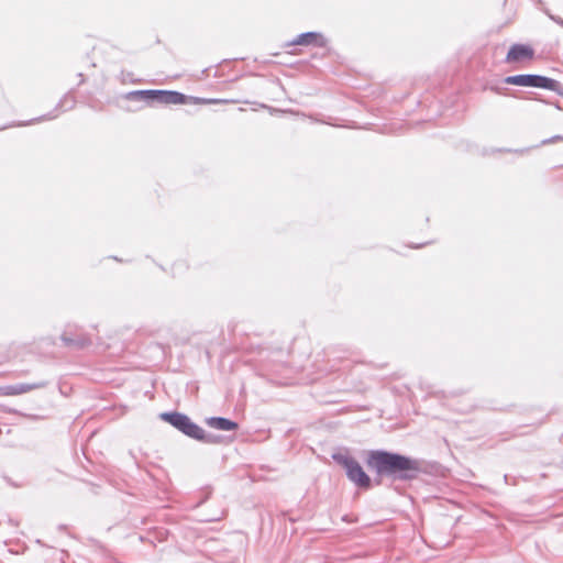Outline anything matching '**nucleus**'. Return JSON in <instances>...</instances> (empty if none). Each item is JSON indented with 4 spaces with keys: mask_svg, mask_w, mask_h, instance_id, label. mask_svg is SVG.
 I'll list each match as a JSON object with an SVG mask.
<instances>
[{
    "mask_svg": "<svg viewBox=\"0 0 563 563\" xmlns=\"http://www.w3.org/2000/svg\"><path fill=\"white\" fill-rule=\"evenodd\" d=\"M328 44L327 38L323 34L319 32H306L296 36L295 40L290 42V45H303L309 46L313 45L317 47H325Z\"/></svg>",
    "mask_w": 563,
    "mask_h": 563,
    "instance_id": "obj_8",
    "label": "nucleus"
},
{
    "mask_svg": "<svg viewBox=\"0 0 563 563\" xmlns=\"http://www.w3.org/2000/svg\"><path fill=\"white\" fill-rule=\"evenodd\" d=\"M533 54L534 52L530 46L523 44H514L507 53L506 62L511 63L523 59H531Z\"/></svg>",
    "mask_w": 563,
    "mask_h": 563,
    "instance_id": "obj_9",
    "label": "nucleus"
},
{
    "mask_svg": "<svg viewBox=\"0 0 563 563\" xmlns=\"http://www.w3.org/2000/svg\"><path fill=\"white\" fill-rule=\"evenodd\" d=\"M503 82L522 87L542 88L551 91H558L560 87V82L558 80L537 74H518L507 76L503 79Z\"/></svg>",
    "mask_w": 563,
    "mask_h": 563,
    "instance_id": "obj_4",
    "label": "nucleus"
},
{
    "mask_svg": "<svg viewBox=\"0 0 563 563\" xmlns=\"http://www.w3.org/2000/svg\"><path fill=\"white\" fill-rule=\"evenodd\" d=\"M366 466L376 475V483L383 478L407 482L415 479L421 471L418 460L386 450H371L365 460Z\"/></svg>",
    "mask_w": 563,
    "mask_h": 563,
    "instance_id": "obj_1",
    "label": "nucleus"
},
{
    "mask_svg": "<svg viewBox=\"0 0 563 563\" xmlns=\"http://www.w3.org/2000/svg\"><path fill=\"white\" fill-rule=\"evenodd\" d=\"M485 89H489L496 93H504L505 88L500 87L499 85H487Z\"/></svg>",
    "mask_w": 563,
    "mask_h": 563,
    "instance_id": "obj_15",
    "label": "nucleus"
},
{
    "mask_svg": "<svg viewBox=\"0 0 563 563\" xmlns=\"http://www.w3.org/2000/svg\"><path fill=\"white\" fill-rule=\"evenodd\" d=\"M159 418L188 438L194 439V437H199L200 426L195 423L187 415L183 412L166 411L162 412Z\"/></svg>",
    "mask_w": 563,
    "mask_h": 563,
    "instance_id": "obj_5",
    "label": "nucleus"
},
{
    "mask_svg": "<svg viewBox=\"0 0 563 563\" xmlns=\"http://www.w3.org/2000/svg\"><path fill=\"white\" fill-rule=\"evenodd\" d=\"M335 463L341 465L346 473V477L358 488L368 489L372 486L371 477L364 472L361 464L349 453L336 452L332 454Z\"/></svg>",
    "mask_w": 563,
    "mask_h": 563,
    "instance_id": "obj_3",
    "label": "nucleus"
},
{
    "mask_svg": "<svg viewBox=\"0 0 563 563\" xmlns=\"http://www.w3.org/2000/svg\"><path fill=\"white\" fill-rule=\"evenodd\" d=\"M207 423L209 427L222 431H233L239 428L235 421L224 417H211L207 420Z\"/></svg>",
    "mask_w": 563,
    "mask_h": 563,
    "instance_id": "obj_10",
    "label": "nucleus"
},
{
    "mask_svg": "<svg viewBox=\"0 0 563 563\" xmlns=\"http://www.w3.org/2000/svg\"><path fill=\"white\" fill-rule=\"evenodd\" d=\"M549 18L555 22L556 24H559L560 26L563 27V19L558 16V15H554V14H549Z\"/></svg>",
    "mask_w": 563,
    "mask_h": 563,
    "instance_id": "obj_16",
    "label": "nucleus"
},
{
    "mask_svg": "<svg viewBox=\"0 0 563 563\" xmlns=\"http://www.w3.org/2000/svg\"><path fill=\"white\" fill-rule=\"evenodd\" d=\"M56 117H57V113H47L45 115L32 119V120L26 121V122H19V123H16V125L18 126H20V125H29L31 123L40 122V121H43V120H52V119H55ZM11 126H15V123L14 124H9V125H4V126L0 128V130H4V129L11 128Z\"/></svg>",
    "mask_w": 563,
    "mask_h": 563,
    "instance_id": "obj_13",
    "label": "nucleus"
},
{
    "mask_svg": "<svg viewBox=\"0 0 563 563\" xmlns=\"http://www.w3.org/2000/svg\"><path fill=\"white\" fill-rule=\"evenodd\" d=\"M194 439L197 441H201L203 443H209V444H217L220 442L219 435L207 433L201 427H200L199 437H194Z\"/></svg>",
    "mask_w": 563,
    "mask_h": 563,
    "instance_id": "obj_12",
    "label": "nucleus"
},
{
    "mask_svg": "<svg viewBox=\"0 0 563 563\" xmlns=\"http://www.w3.org/2000/svg\"><path fill=\"white\" fill-rule=\"evenodd\" d=\"M60 340L66 346L84 349L91 344V339L81 329L76 325H67L60 335Z\"/></svg>",
    "mask_w": 563,
    "mask_h": 563,
    "instance_id": "obj_6",
    "label": "nucleus"
},
{
    "mask_svg": "<svg viewBox=\"0 0 563 563\" xmlns=\"http://www.w3.org/2000/svg\"><path fill=\"white\" fill-rule=\"evenodd\" d=\"M125 98L130 101H142L147 106H154L183 104L188 97L175 90L143 89L130 91L125 95Z\"/></svg>",
    "mask_w": 563,
    "mask_h": 563,
    "instance_id": "obj_2",
    "label": "nucleus"
},
{
    "mask_svg": "<svg viewBox=\"0 0 563 563\" xmlns=\"http://www.w3.org/2000/svg\"><path fill=\"white\" fill-rule=\"evenodd\" d=\"M544 13L549 16V14H552L548 9L543 10Z\"/></svg>",
    "mask_w": 563,
    "mask_h": 563,
    "instance_id": "obj_18",
    "label": "nucleus"
},
{
    "mask_svg": "<svg viewBox=\"0 0 563 563\" xmlns=\"http://www.w3.org/2000/svg\"><path fill=\"white\" fill-rule=\"evenodd\" d=\"M195 102H196V103H219V102H228V100H222V99H200V98H195Z\"/></svg>",
    "mask_w": 563,
    "mask_h": 563,
    "instance_id": "obj_14",
    "label": "nucleus"
},
{
    "mask_svg": "<svg viewBox=\"0 0 563 563\" xmlns=\"http://www.w3.org/2000/svg\"><path fill=\"white\" fill-rule=\"evenodd\" d=\"M47 386V382L40 380L32 384L20 383L14 385L0 386V396H16L29 393L34 389H41Z\"/></svg>",
    "mask_w": 563,
    "mask_h": 563,
    "instance_id": "obj_7",
    "label": "nucleus"
},
{
    "mask_svg": "<svg viewBox=\"0 0 563 563\" xmlns=\"http://www.w3.org/2000/svg\"><path fill=\"white\" fill-rule=\"evenodd\" d=\"M555 141H563V136L562 135H555L551 139H548V140H544L542 143L543 144H549V143H553Z\"/></svg>",
    "mask_w": 563,
    "mask_h": 563,
    "instance_id": "obj_17",
    "label": "nucleus"
},
{
    "mask_svg": "<svg viewBox=\"0 0 563 563\" xmlns=\"http://www.w3.org/2000/svg\"><path fill=\"white\" fill-rule=\"evenodd\" d=\"M75 106V98L74 96L69 95V93H66L60 100L59 102L57 103L54 112H59V111H67V110H70L73 109Z\"/></svg>",
    "mask_w": 563,
    "mask_h": 563,
    "instance_id": "obj_11",
    "label": "nucleus"
}]
</instances>
